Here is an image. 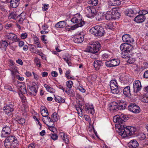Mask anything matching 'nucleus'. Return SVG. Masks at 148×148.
Wrapping results in <instances>:
<instances>
[{
  "label": "nucleus",
  "instance_id": "19",
  "mask_svg": "<svg viewBox=\"0 0 148 148\" xmlns=\"http://www.w3.org/2000/svg\"><path fill=\"white\" fill-rule=\"evenodd\" d=\"M122 40L124 42H127L126 43L129 44L130 43L133 42L134 40L130 37V36L128 34L124 35L122 37Z\"/></svg>",
  "mask_w": 148,
  "mask_h": 148
},
{
  "label": "nucleus",
  "instance_id": "3",
  "mask_svg": "<svg viewBox=\"0 0 148 148\" xmlns=\"http://www.w3.org/2000/svg\"><path fill=\"white\" fill-rule=\"evenodd\" d=\"M90 45L88 47L86 51L93 53H97L100 49L99 43L98 42H93L90 44Z\"/></svg>",
  "mask_w": 148,
  "mask_h": 148
},
{
  "label": "nucleus",
  "instance_id": "18",
  "mask_svg": "<svg viewBox=\"0 0 148 148\" xmlns=\"http://www.w3.org/2000/svg\"><path fill=\"white\" fill-rule=\"evenodd\" d=\"M84 110L92 114L95 113V110L93 106L92 105H89L88 103L86 104Z\"/></svg>",
  "mask_w": 148,
  "mask_h": 148
},
{
  "label": "nucleus",
  "instance_id": "1",
  "mask_svg": "<svg viewBox=\"0 0 148 148\" xmlns=\"http://www.w3.org/2000/svg\"><path fill=\"white\" fill-rule=\"evenodd\" d=\"M127 115L122 114L120 116L116 115L113 119L114 121L119 124V134L123 137L131 136L133 134L136 129L133 127L127 126L123 123L128 119Z\"/></svg>",
  "mask_w": 148,
  "mask_h": 148
},
{
  "label": "nucleus",
  "instance_id": "58",
  "mask_svg": "<svg viewBox=\"0 0 148 148\" xmlns=\"http://www.w3.org/2000/svg\"><path fill=\"white\" fill-rule=\"evenodd\" d=\"M19 95L21 100L23 101V102H24V103H25V104L26 103L25 102V100H26L25 97L23 95V94H21V95L19 93Z\"/></svg>",
  "mask_w": 148,
  "mask_h": 148
},
{
  "label": "nucleus",
  "instance_id": "12",
  "mask_svg": "<svg viewBox=\"0 0 148 148\" xmlns=\"http://www.w3.org/2000/svg\"><path fill=\"white\" fill-rule=\"evenodd\" d=\"M139 10L137 8V9H129L126 10L124 11L125 14L126 15L130 17H133V15L136 14L138 12Z\"/></svg>",
  "mask_w": 148,
  "mask_h": 148
},
{
  "label": "nucleus",
  "instance_id": "40",
  "mask_svg": "<svg viewBox=\"0 0 148 148\" xmlns=\"http://www.w3.org/2000/svg\"><path fill=\"white\" fill-rule=\"evenodd\" d=\"M41 113L43 117H45V118L47 117L49 115L47 109L46 110L44 109L41 110Z\"/></svg>",
  "mask_w": 148,
  "mask_h": 148
},
{
  "label": "nucleus",
  "instance_id": "41",
  "mask_svg": "<svg viewBox=\"0 0 148 148\" xmlns=\"http://www.w3.org/2000/svg\"><path fill=\"white\" fill-rule=\"evenodd\" d=\"M55 101L58 103H63L65 102V100L59 96H55Z\"/></svg>",
  "mask_w": 148,
  "mask_h": 148
},
{
  "label": "nucleus",
  "instance_id": "26",
  "mask_svg": "<svg viewBox=\"0 0 148 148\" xmlns=\"http://www.w3.org/2000/svg\"><path fill=\"white\" fill-rule=\"evenodd\" d=\"M111 12L112 13L113 19H115L119 18L120 14L116 9H112Z\"/></svg>",
  "mask_w": 148,
  "mask_h": 148
},
{
  "label": "nucleus",
  "instance_id": "60",
  "mask_svg": "<svg viewBox=\"0 0 148 148\" xmlns=\"http://www.w3.org/2000/svg\"><path fill=\"white\" fill-rule=\"evenodd\" d=\"M78 89L82 92H85L86 90L84 88H83V87L82 86H79L78 88Z\"/></svg>",
  "mask_w": 148,
  "mask_h": 148
},
{
  "label": "nucleus",
  "instance_id": "48",
  "mask_svg": "<svg viewBox=\"0 0 148 148\" xmlns=\"http://www.w3.org/2000/svg\"><path fill=\"white\" fill-rule=\"evenodd\" d=\"M47 125L49 127V129L51 131L54 132L56 131V128L53 127V125H51V124H49V125L47 124Z\"/></svg>",
  "mask_w": 148,
  "mask_h": 148
},
{
  "label": "nucleus",
  "instance_id": "5",
  "mask_svg": "<svg viewBox=\"0 0 148 148\" xmlns=\"http://www.w3.org/2000/svg\"><path fill=\"white\" fill-rule=\"evenodd\" d=\"M120 63V60L118 59H113L106 62L105 64L107 66L112 67L118 66Z\"/></svg>",
  "mask_w": 148,
  "mask_h": 148
},
{
  "label": "nucleus",
  "instance_id": "30",
  "mask_svg": "<svg viewBox=\"0 0 148 148\" xmlns=\"http://www.w3.org/2000/svg\"><path fill=\"white\" fill-rule=\"evenodd\" d=\"M99 29H98V30L97 31V35H96V36H100L101 37L103 36L104 35V34L105 32L104 30V28L101 26H99Z\"/></svg>",
  "mask_w": 148,
  "mask_h": 148
},
{
  "label": "nucleus",
  "instance_id": "27",
  "mask_svg": "<svg viewBox=\"0 0 148 148\" xmlns=\"http://www.w3.org/2000/svg\"><path fill=\"white\" fill-rule=\"evenodd\" d=\"M94 67L97 69H99L100 66L103 65V63L101 61L95 60L93 64Z\"/></svg>",
  "mask_w": 148,
  "mask_h": 148
},
{
  "label": "nucleus",
  "instance_id": "36",
  "mask_svg": "<svg viewBox=\"0 0 148 148\" xmlns=\"http://www.w3.org/2000/svg\"><path fill=\"white\" fill-rule=\"evenodd\" d=\"M66 25V23L64 21H60L56 23L55 27L58 28L64 27Z\"/></svg>",
  "mask_w": 148,
  "mask_h": 148
},
{
  "label": "nucleus",
  "instance_id": "20",
  "mask_svg": "<svg viewBox=\"0 0 148 148\" xmlns=\"http://www.w3.org/2000/svg\"><path fill=\"white\" fill-rule=\"evenodd\" d=\"M17 87L20 92L21 94H25L27 93L26 86L23 84H19L18 85Z\"/></svg>",
  "mask_w": 148,
  "mask_h": 148
},
{
  "label": "nucleus",
  "instance_id": "25",
  "mask_svg": "<svg viewBox=\"0 0 148 148\" xmlns=\"http://www.w3.org/2000/svg\"><path fill=\"white\" fill-rule=\"evenodd\" d=\"M83 23L81 24H79L78 25H75L73 26H70L69 25H68L66 26L65 28V29L66 31H70L71 30H73L74 29H75L79 27H81V26L82 25V24H83Z\"/></svg>",
  "mask_w": 148,
  "mask_h": 148
},
{
  "label": "nucleus",
  "instance_id": "53",
  "mask_svg": "<svg viewBox=\"0 0 148 148\" xmlns=\"http://www.w3.org/2000/svg\"><path fill=\"white\" fill-rule=\"evenodd\" d=\"M135 60L134 58H130L128 60L127 62L130 64H132L135 62Z\"/></svg>",
  "mask_w": 148,
  "mask_h": 148
},
{
  "label": "nucleus",
  "instance_id": "9",
  "mask_svg": "<svg viewBox=\"0 0 148 148\" xmlns=\"http://www.w3.org/2000/svg\"><path fill=\"white\" fill-rule=\"evenodd\" d=\"M128 109L130 111L135 113H138L140 110V107L136 104L131 103L128 107Z\"/></svg>",
  "mask_w": 148,
  "mask_h": 148
},
{
  "label": "nucleus",
  "instance_id": "50",
  "mask_svg": "<svg viewBox=\"0 0 148 148\" xmlns=\"http://www.w3.org/2000/svg\"><path fill=\"white\" fill-rule=\"evenodd\" d=\"M34 61L37 66L38 67H40L41 66V64L40 60L37 58H35L34 59Z\"/></svg>",
  "mask_w": 148,
  "mask_h": 148
},
{
  "label": "nucleus",
  "instance_id": "6",
  "mask_svg": "<svg viewBox=\"0 0 148 148\" xmlns=\"http://www.w3.org/2000/svg\"><path fill=\"white\" fill-rule=\"evenodd\" d=\"M86 16L89 18H92L96 15L95 9L92 7H88L86 11Z\"/></svg>",
  "mask_w": 148,
  "mask_h": 148
},
{
  "label": "nucleus",
  "instance_id": "15",
  "mask_svg": "<svg viewBox=\"0 0 148 148\" xmlns=\"http://www.w3.org/2000/svg\"><path fill=\"white\" fill-rule=\"evenodd\" d=\"M142 86L141 83L139 80H137L134 81L133 84L134 92L135 93L140 90Z\"/></svg>",
  "mask_w": 148,
  "mask_h": 148
},
{
  "label": "nucleus",
  "instance_id": "33",
  "mask_svg": "<svg viewBox=\"0 0 148 148\" xmlns=\"http://www.w3.org/2000/svg\"><path fill=\"white\" fill-rule=\"evenodd\" d=\"M60 137L66 143H68L69 140L67 138L66 135H65V134L63 132L60 133Z\"/></svg>",
  "mask_w": 148,
  "mask_h": 148
},
{
  "label": "nucleus",
  "instance_id": "44",
  "mask_svg": "<svg viewBox=\"0 0 148 148\" xmlns=\"http://www.w3.org/2000/svg\"><path fill=\"white\" fill-rule=\"evenodd\" d=\"M141 101L144 103L148 102V93H147L141 99Z\"/></svg>",
  "mask_w": 148,
  "mask_h": 148
},
{
  "label": "nucleus",
  "instance_id": "21",
  "mask_svg": "<svg viewBox=\"0 0 148 148\" xmlns=\"http://www.w3.org/2000/svg\"><path fill=\"white\" fill-rule=\"evenodd\" d=\"M121 4L119 0H109L108 4L110 6H118Z\"/></svg>",
  "mask_w": 148,
  "mask_h": 148
},
{
  "label": "nucleus",
  "instance_id": "7",
  "mask_svg": "<svg viewBox=\"0 0 148 148\" xmlns=\"http://www.w3.org/2000/svg\"><path fill=\"white\" fill-rule=\"evenodd\" d=\"M120 49L121 51H124L127 53H130L133 49V47L130 44L123 43L120 46Z\"/></svg>",
  "mask_w": 148,
  "mask_h": 148
},
{
  "label": "nucleus",
  "instance_id": "10",
  "mask_svg": "<svg viewBox=\"0 0 148 148\" xmlns=\"http://www.w3.org/2000/svg\"><path fill=\"white\" fill-rule=\"evenodd\" d=\"M5 37L9 40L17 42L19 41V38L16 34L13 33H7L5 35Z\"/></svg>",
  "mask_w": 148,
  "mask_h": 148
},
{
  "label": "nucleus",
  "instance_id": "38",
  "mask_svg": "<svg viewBox=\"0 0 148 148\" xmlns=\"http://www.w3.org/2000/svg\"><path fill=\"white\" fill-rule=\"evenodd\" d=\"M17 18H19L18 22L19 23L22 24L25 18V16L23 13H21L17 16Z\"/></svg>",
  "mask_w": 148,
  "mask_h": 148
},
{
  "label": "nucleus",
  "instance_id": "13",
  "mask_svg": "<svg viewBox=\"0 0 148 148\" xmlns=\"http://www.w3.org/2000/svg\"><path fill=\"white\" fill-rule=\"evenodd\" d=\"M10 71L12 72V78L14 79L15 78V76H16V77L19 80L23 81L24 79V78L23 77H21L19 75H18V74L19 73L17 70L14 68H12L10 69Z\"/></svg>",
  "mask_w": 148,
  "mask_h": 148
},
{
  "label": "nucleus",
  "instance_id": "52",
  "mask_svg": "<svg viewBox=\"0 0 148 148\" xmlns=\"http://www.w3.org/2000/svg\"><path fill=\"white\" fill-rule=\"evenodd\" d=\"M123 51L121 53L122 57L123 58H127L128 56V53H127L126 52H125L124 51Z\"/></svg>",
  "mask_w": 148,
  "mask_h": 148
},
{
  "label": "nucleus",
  "instance_id": "28",
  "mask_svg": "<svg viewBox=\"0 0 148 148\" xmlns=\"http://www.w3.org/2000/svg\"><path fill=\"white\" fill-rule=\"evenodd\" d=\"M84 36L78 35L75 37L74 41L75 43H80L84 40Z\"/></svg>",
  "mask_w": 148,
  "mask_h": 148
},
{
  "label": "nucleus",
  "instance_id": "39",
  "mask_svg": "<svg viewBox=\"0 0 148 148\" xmlns=\"http://www.w3.org/2000/svg\"><path fill=\"white\" fill-rule=\"evenodd\" d=\"M44 86L46 88V90L49 92L52 93H54L55 92V89L52 88L50 87L47 84H45Z\"/></svg>",
  "mask_w": 148,
  "mask_h": 148
},
{
  "label": "nucleus",
  "instance_id": "63",
  "mask_svg": "<svg viewBox=\"0 0 148 148\" xmlns=\"http://www.w3.org/2000/svg\"><path fill=\"white\" fill-rule=\"evenodd\" d=\"M16 62L18 64L22 65L23 64V62L22 60L20 59H18V60H16Z\"/></svg>",
  "mask_w": 148,
  "mask_h": 148
},
{
  "label": "nucleus",
  "instance_id": "54",
  "mask_svg": "<svg viewBox=\"0 0 148 148\" xmlns=\"http://www.w3.org/2000/svg\"><path fill=\"white\" fill-rule=\"evenodd\" d=\"M51 138L53 140H55L57 139L58 136L56 134H51Z\"/></svg>",
  "mask_w": 148,
  "mask_h": 148
},
{
  "label": "nucleus",
  "instance_id": "64",
  "mask_svg": "<svg viewBox=\"0 0 148 148\" xmlns=\"http://www.w3.org/2000/svg\"><path fill=\"white\" fill-rule=\"evenodd\" d=\"M143 76L145 78H148V70L146 71L145 72Z\"/></svg>",
  "mask_w": 148,
  "mask_h": 148
},
{
  "label": "nucleus",
  "instance_id": "11",
  "mask_svg": "<svg viewBox=\"0 0 148 148\" xmlns=\"http://www.w3.org/2000/svg\"><path fill=\"white\" fill-rule=\"evenodd\" d=\"M11 130L9 126L6 125L3 127L1 133L2 137H6L10 134Z\"/></svg>",
  "mask_w": 148,
  "mask_h": 148
},
{
  "label": "nucleus",
  "instance_id": "37",
  "mask_svg": "<svg viewBox=\"0 0 148 148\" xmlns=\"http://www.w3.org/2000/svg\"><path fill=\"white\" fill-rule=\"evenodd\" d=\"M1 48L3 50H5L7 47L8 45V43L6 40L2 41L1 43Z\"/></svg>",
  "mask_w": 148,
  "mask_h": 148
},
{
  "label": "nucleus",
  "instance_id": "31",
  "mask_svg": "<svg viewBox=\"0 0 148 148\" xmlns=\"http://www.w3.org/2000/svg\"><path fill=\"white\" fill-rule=\"evenodd\" d=\"M29 88L31 92H29V94L30 95H33L35 96L36 95L37 91L35 87V86H29Z\"/></svg>",
  "mask_w": 148,
  "mask_h": 148
},
{
  "label": "nucleus",
  "instance_id": "8",
  "mask_svg": "<svg viewBox=\"0 0 148 148\" xmlns=\"http://www.w3.org/2000/svg\"><path fill=\"white\" fill-rule=\"evenodd\" d=\"M71 21L74 23H76V25H78L79 24H81L83 23L81 27L84 25L85 24V22L82 20V17L79 15H76L71 19Z\"/></svg>",
  "mask_w": 148,
  "mask_h": 148
},
{
  "label": "nucleus",
  "instance_id": "34",
  "mask_svg": "<svg viewBox=\"0 0 148 148\" xmlns=\"http://www.w3.org/2000/svg\"><path fill=\"white\" fill-rule=\"evenodd\" d=\"M105 18L106 20H108L113 19L112 13L111 11L107 12L105 14Z\"/></svg>",
  "mask_w": 148,
  "mask_h": 148
},
{
  "label": "nucleus",
  "instance_id": "47",
  "mask_svg": "<svg viewBox=\"0 0 148 148\" xmlns=\"http://www.w3.org/2000/svg\"><path fill=\"white\" fill-rule=\"evenodd\" d=\"M73 82L72 81L69 80L67 81L66 83V86L67 88L69 89L71 88L73 86Z\"/></svg>",
  "mask_w": 148,
  "mask_h": 148
},
{
  "label": "nucleus",
  "instance_id": "14",
  "mask_svg": "<svg viewBox=\"0 0 148 148\" xmlns=\"http://www.w3.org/2000/svg\"><path fill=\"white\" fill-rule=\"evenodd\" d=\"M14 103L9 104L4 106L3 110L5 113L8 115L9 113L12 112L14 110Z\"/></svg>",
  "mask_w": 148,
  "mask_h": 148
},
{
  "label": "nucleus",
  "instance_id": "43",
  "mask_svg": "<svg viewBox=\"0 0 148 148\" xmlns=\"http://www.w3.org/2000/svg\"><path fill=\"white\" fill-rule=\"evenodd\" d=\"M103 59L104 60H107L111 58V56L108 53H105L103 54L102 56Z\"/></svg>",
  "mask_w": 148,
  "mask_h": 148
},
{
  "label": "nucleus",
  "instance_id": "59",
  "mask_svg": "<svg viewBox=\"0 0 148 148\" xmlns=\"http://www.w3.org/2000/svg\"><path fill=\"white\" fill-rule=\"evenodd\" d=\"M5 27L6 29H8L12 27V25L11 23H8L6 24Z\"/></svg>",
  "mask_w": 148,
  "mask_h": 148
},
{
  "label": "nucleus",
  "instance_id": "46",
  "mask_svg": "<svg viewBox=\"0 0 148 148\" xmlns=\"http://www.w3.org/2000/svg\"><path fill=\"white\" fill-rule=\"evenodd\" d=\"M46 119L47 120H48V121L49 122V123H48L47 124L49 125V124H51V125H54V121L51 119V118L49 116L47 117L46 118Z\"/></svg>",
  "mask_w": 148,
  "mask_h": 148
},
{
  "label": "nucleus",
  "instance_id": "17",
  "mask_svg": "<svg viewBox=\"0 0 148 148\" xmlns=\"http://www.w3.org/2000/svg\"><path fill=\"white\" fill-rule=\"evenodd\" d=\"M118 107V103L113 101L110 104L109 109L111 111L114 112L118 111L119 110Z\"/></svg>",
  "mask_w": 148,
  "mask_h": 148
},
{
  "label": "nucleus",
  "instance_id": "22",
  "mask_svg": "<svg viewBox=\"0 0 148 148\" xmlns=\"http://www.w3.org/2000/svg\"><path fill=\"white\" fill-rule=\"evenodd\" d=\"M138 145V143L135 140H131L128 144V147L130 148H136Z\"/></svg>",
  "mask_w": 148,
  "mask_h": 148
},
{
  "label": "nucleus",
  "instance_id": "4",
  "mask_svg": "<svg viewBox=\"0 0 148 148\" xmlns=\"http://www.w3.org/2000/svg\"><path fill=\"white\" fill-rule=\"evenodd\" d=\"M110 85L112 93L115 94H119L120 93V91L118 88V84L115 80H112L110 81Z\"/></svg>",
  "mask_w": 148,
  "mask_h": 148
},
{
  "label": "nucleus",
  "instance_id": "61",
  "mask_svg": "<svg viewBox=\"0 0 148 148\" xmlns=\"http://www.w3.org/2000/svg\"><path fill=\"white\" fill-rule=\"evenodd\" d=\"M27 36V34L26 33H22L21 36V38L23 39L26 38Z\"/></svg>",
  "mask_w": 148,
  "mask_h": 148
},
{
  "label": "nucleus",
  "instance_id": "57",
  "mask_svg": "<svg viewBox=\"0 0 148 148\" xmlns=\"http://www.w3.org/2000/svg\"><path fill=\"white\" fill-rule=\"evenodd\" d=\"M63 59L67 63L68 65L69 66H71V63L70 62V61L69 58L66 57H65L64 58H63Z\"/></svg>",
  "mask_w": 148,
  "mask_h": 148
},
{
  "label": "nucleus",
  "instance_id": "45",
  "mask_svg": "<svg viewBox=\"0 0 148 148\" xmlns=\"http://www.w3.org/2000/svg\"><path fill=\"white\" fill-rule=\"evenodd\" d=\"M16 119L17 121L20 124H23L25 122V120L23 118H20L17 117Z\"/></svg>",
  "mask_w": 148,
  "mask_h": 148
},
{
  "label": "nucleus",
  "instance_id": "32",
  "mask_svg": "<svg viewBox=\"0 0 148 148\" xmlns=\"http://www.w3.org/2000/svg\"><path fill=\"white\" fill-rule=\"evenodd\" d=\"M124 94L126 96H128L130 95V86H127L125 87L123 89Z\"/></svg>",
  "mask_w": 148,
  "mask_h": 148
},
{
  "label": "nucleus",
  "instance_id": "23",
  "mask_svg": "<svg viewBox=\"0 0 148 148\" xmlns=\"http://www.w3.org/2000/svg\"><path fill=\"white\" fill-rule=\"evenodd\" d=\"M118 106L119 110H124L127 106L126 103L125 101H120L118 103Z\"/></svg>",
  "mask_w": 148,
  "mask_h": 148
},
{
  "label": "nucleus",
  "instance_id": "51",
  "mask_svg": "<svg viewBox=\"0 0 148 148\" xmlns=\"http://www.w3.org/2000/svg\"><path fill=\"white\" fill-rule=\"evenodd\" d=\"M5 88L10 91H14V88L12 86L7 85L5 86Z\"/></svg>",
  "mask_w": 148,
  "mask_h": 148
},
{
  "label": "nucleus",
  "instance_id": "24",
  "mask_svg": "<svg viewBox=\"0 0 148 148\" xmlns=\"http://www.w3.org/2000/svg\"><path fill=\"white\" fill-rule=\"evenodd\" d=\"M100 28L99 25H96L92 27L89 30L90 32L95 36L97 35V31Z\"/></svg>",
  "mask_w": 148,
  "mask_h": 148
},
{
  "label": "nucleus",
  "instance_id": "2",
  "mask_svg": "<svg viewBox=\"0 0 148 148\" xmlns=\"http://www.w3.org/2000/svg\"><path fill=\"white\" fill-rule=\"evenodd\" d=\"M4 145L6 148L15 147L18 146V142L14 136H8L4 141Z\"/></svg>",
  "mask_w": 148,
  "mask_h": 148
},
{
  "label": "nucleus",
  "instance_id": "42",
  "mask_svg": "<svg viewBox=\"0 0 148 148\" xmlns=\"http://www.w3.org/2000/svg\"><path fill=\"white\" fill-rule=\"evenodd\" d=\"M16 12H12L8 16V19H16Z\"/></svg>",
  "mask_w": 148,
  "mask_h": 148
},
{
  "label": "nucleus",
  "instance_id": "29",
  "mask_svg": "<svg viewBox=\"0 0 148 148\" xmlns=\"http://www.w3.org/2000/svg\"><path fill=\"white\" fill-rule=\"evenodd\" d=\"M20 0H11L10 2L11 6L13 8H16L20 3Z\"/></svg>",
  "mask_w": 148,
  "mask_h": 148
},
{
  "label": "nucleus",
  "instance_id": "62",
  "mask_svg": "<svg viewBox=\"0 0 148 148\" xmlns=\"http://www.w3.org/2000/svg\"><path fill=\"white\" fill-rule=\"evenodd\" d=\"M48 7L49 5L44 4V6L42 7V8L44 11H46L48 10Z\"/></svg>",
  "mask_w": 148,
  "mask_h": 148
},
{
  "label": "nucleus",
  "instance_id": "56",
  "mask_svg": "<svg viewBox=\"0 0 148 148\" xmlns=\"http://www.w3.org/2000/svg\"><path fill=\"white\" fill-rule=\"evenodd\" d=\"M90 1V3L94 6L98 4V2L97 0H92Z\"/></svg>",
  "mask_w": 148,
  "mask_h": 148
},
{
  "label": "nucleus",
  "instance_id": "16",
  "mask_svg": "<svg viewBox=\"0 0 148 148\" xmlns=\"http://www.w3.org/2000/svg\"><path fill=\"white\" fill-rule=\"evenodd\" d=\"M146 12L142 14H140L135 17L134 19V21L137 23H140L143 22L145 19V17L144 14L148 13L147 11H145Z\"/></svg>",
  "mask_w": 148,
  "mask_h": 148
},
{
  "label": "nucleus",
  "instance_id": "49",
  "mask_svg": "<svg viewBox=\"0 0 148 148\" xmlns=\"http://www.w3.org/2000/svg\"><path fill=\"white\" fill-rule=\"evenodd\" d=\"M52 118L54 121H56L58 120V117L57 116V113L56 112L53 113L51 115Z\"/></svg>",
  "mask_w": 148,
  "mask_h": 148
},
{
  "label": "nucleus",
  "instance_id": "55",
  "mask_svg": "<svg viewBox=\"0 0 148 148\" xmlns=\"http://www.w3.org/2000/svg\"><path fill=\"white\" fill-rule=\"evenodd\" d=\"M82 104H80V103H79V107H76V109L77 111H78V113L79 112V111H80L81 112H82V110H83V109L82 108Z\"/></svg>",
  "mask_w": 148,
  "mask_h": 148
},
{
  "label": "nucleus",
  "instance_id": "35",
  "mask_svg": "<svg viewBox=\"0 0 148 148\" xmlns=\"http://www.w3.org/2000/svg\"><path fill=\"white\" fill-rule=\"evenodd\" d=\"M96 15L95 17L97 21H102L104 18V15L101 13H99Z\"/></svg>",
  "mask_w": 148,
  "mask_h": 148
}]
</instances>
